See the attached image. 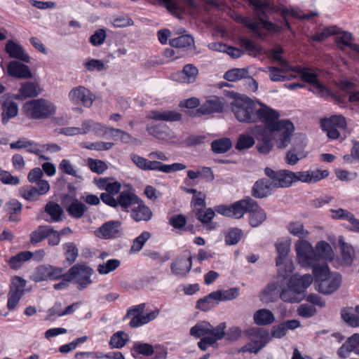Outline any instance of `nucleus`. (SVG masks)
Returning a JSON list of instances; mask_svg holds the SVG:
<instances>
[{
  "mask_svg": "<svg viewBox=\"0 0 359 359\" xmlns=\"http://www.w3.org/2000/svg\"><path fill=\"white\" fill-rule=\"evenodd\" d=\"M315 251L316 253V262H318L320 258L332 259L334 255L330 245L324 241L317 243Z\"/></svg>",
  "mask_w": 359,
  "mask_h": 359,
  "instance_id": "39",
  "label": "nucleus"
},
{
  "mask_svg": "<svg viewBox=\"0 0 359 359\" xmlns=\"http://www.w3.org/2000/svg\"><path fill=\"white\" fill-rule=\"evenodd\" d=\"M53 231V227L48 225H40L30 233V242L32 244L38 243L47 238L49 233Z\"/></svg>",
  "mask_w": 359,
  "mask_h": 359,
  "instance_id": "35",
  "label": "nucleus"
},
{
  "mask_svg": "<svg viewBox=\"0 0 359 359\" xmlns=\"http://www.w3.org/2000/svg\"><path fill=\"white\" fill-rule=\"evenodd\" d=\"M93 273V269L86 264L78 263L74 264L69 269V278L67 280H74V283L78 284V289L83 290L88 285L92 283L90 276Z\"/></svg>",
  "mask_w": 359,
  "mask_h": 359,
  "instance_id": "9",
  "label": "nucleus"
},
{
  "mask_svg": "<svg viewBox=\"0 0 359 359\" xmlns=\"http://www.w3.org/2000/svg\"><path fill=\"white\" fill-rule=\"evenodd\" d=\"M215 211H216L215 209L213 210L212 208H208L205 210L198 208L195 212L196 218L203 224L206 230L212 231L216 229V224L212 222L215 215Z\"/></svg>",
  "mask_w": 359,
  "mask_h": 359,
  "instance_id": "25",
  "label": "nucleus"
},
{
  "mask_svg": "<svg viewBox=\"0 0 359 359\" xmlns=\"http://www.w3.org/2000/svg\"><path fill=\"white\" fill-rule=\"evenodd\" d=\"M2 123L6 125L10 119L18 115V106L14 101L6 100L2 104Z\"/></svg>",
  "mask_w": 359,
  "mask_h": 359,
  "instance_id": "32",
  "label": "nucleus"
},
{
  "mask_svg": "<svg viewBox=\"0 0 359 359\" xmlns=\"http://www.w3.org/2000/svg\"><path fill=\"white\" fill-rule=\"evenodd\" d=\"M236 21L248 28L255 37L262 39H264L266 37V34L260 30L259 23L253 20L250 17L238 15L236 18Z\"/></svg>",
  "mask_w": 359,
  "mask_h": 359,
  "instance_id": "27",
  "label": "nucleus"
},
{
  "mask_svg": "<svg viewBox=\"0 0 359 359\" xmlns=\"http://www.w3.org/2000/svg\"><path fill=\"white\" fill-rule=\"evenodd\" d=\"M8 74L14 78L28 79H32L33 75L29 67L16 60L11 61L7 66Z\"/></svg>",
  "mask_w": 359,
  "mask_h": 359,
  "instance_id": "18",
  "label": "nucleus"
},
{
  "mask_svg": "<svg viewBox=\"0 0 359 359\" xmlns=\"http://www.w3.org/2000/svg\"><path fill=\"white\" fill-rule=\"evenodd\" d=\"M232 147V142L229 138L223 137L215 140L211 143V148L213 152L216 154H223L227 152Z\"/></svg>",
  "mask_w": 359,
  "mask_h": 359,
  "instance_id": "45",
  "label": "nucleus"
},
{
  "mask_svg": "<svg viewBox=\"0 0 359 359\" xmlns=\"http://www.w3.org/2000/svg\"><path fill=\"white\" fill-rule=\"evenodd\" d=\"M264 174L269 178H261L256 181L252 188V196L256 198H264L271 194L273 189L283 188L280 170L275 171L266 167Z\"/></svg>",
  "mask_w": 359,
  "mask_h": 359,
  "instance_id": "5",
  "label": "nucleus"
},
{
  "mask_svg": "<svg viewBox=\"0 0 359 359\" xmlns=\"http://www.w3.org/2000/svg\"><path fill=\"white\" fill-rule=\"evenodd\" d=\"M255 144V140L252 136L249 134H241L239 135L236 149L241 151L243 149H249Z\"/></svg>",
  "mask_w": 359,
  "mask_h": 359,
  "instance_id": "58",
  "label": "nucleus"
},
{
  "mask_svg": "<svg viewBox=\"0 0 359 359\" xmlns=\"http://www.w3.org/2000/svg\"><path fill=\"white\" fill-rule=\"evenodd\" d=\"M320 123L322 130L332 140L338 139L340 135L338 129H345L347 126L346 118L342 115H333L330 118H321Z\"/></svg>",
  "mask_w": 359,
  "mask_h": 359,
  "instance_id": "11",
  "label": "nucleus"
},
{
  "mask_svg": "<svg viewBox=\"0 0 359 359\" xmlns=\"http://www.w3.org/2000/svg\"><path fill=\"white\" fill-rule=\"evenodd\" d=\"M313 93L320 95L321 97H325L331 95L330 90L324 86L318 79L311 84L310 89Z\"/></svg>",
  "mask_w": 359,
  "mask_h": 359,
  "instance_id": "64",
  "label": "nucleus"
},
{
  "mask_svg": "<svg viewBox=\"0 0 359 359\" xmlns=\"http://www.w3.org/2000/svg\"><path fill=\"white\" fill-rule=\"evenodd\" d=\"M243 231L238 228H231L225 233V243L228 245L237 244L242 236Z\"/></svg>",
  "mask_w": 359,
  "mask_h": 359,
  "instance_id": "50",
  "label": "nucleus"
},
{
  "mask_svg": "<svg viewBox=\"0 0 359 359\" xmlns=\"http://www.w3.org/2000/svg\"><path fill=\"white\" fill-rule=\"evenodd\" d=\"M286 286H282L279 293L280 299L289 304H297L306 297L307 288L313 283V276L309 273L301 276L299 273L290 275Z\"/></svg>",
  "mask_w": 359,
  "mask_h": 359,
  "instance_id": "3",
  "label": "nucleus"
},
{
  "mask_svg": "<svg viewBox=\"0 0 359 359\" xmlns=\"http://www.w3.org/2000/svg\"><path fill=\"white\" fill-rule=\"evenodd\" d=\"M121 225V222L118 220H111L104 223L99 228V231L104 239L116 238L118 236Z\"/></svg>",
  "mask_w": 359,
  "mask_h": 359,
  "instance_id": "29",
  "label": "nucleus"
},
{
  "mask_svg": "<svg viewBox=\"0 0 359 359\" xmlns=\"http://www.w3.org/2000/svg\"><path fill=\"white\" fill-rule=\"evenodd\" d=\"M147 117L149 119L156 121H163L167 122L177 121H180V113L170 110H152L149 111Z\"/></svg>",
  "mask_w": 359,
  "mask_h": 359,
  "instance_id": "28",
  "label": "nucleus"
},
{
  "mask_svg": "<svg viewBox=\"0 0 359 359\" xmlns=\"http://www.w3.org/2000/svg\"><path fill=\"white\" fill-rule=\"evenodd\" d=\"M20 194L25 199L29 201H37L40 196L38 189L31 185L21 187Z\"/></svg>",
  "mask_w": 359,
  "mask_h": 359,
  "instance_id": "53",
  "label": "nucleus"
},
{
  "mask_svg": "<svg viewBox=\"0 0 359 359\" xmlns=\"http://www.w3.org/2000/svg\"><path fill=\"white\" fill-rule=\"evenodd\" d=\"M277 257L276 265L278 267L277 278L286 280L292 273L294 266L293 262L287 258L290 250V243L288 241L279 240L275 243Z\"/></svg>",
  "mask_w": 359,
  "mask_h": 359,
  "instance_id": "8",
  "label": "nucleus"
},
{
  "mask_svg": "<svg viewBox=\"0 0 359 359\" xmlns=\"http://www.w3.org/2000/svg\"><path fill=\"white\" fill-rule=\"evenodd\" d=\"M137 205V207L132 209L130 217L136 222L149 221L153 215L151 209L145 205L142 200Z\"/></svg>",
  "mask_w": 359,
  "mask_h": 359,
  "instance_id": "30",
  "label": "nucleus"
},
{
  "mask_svg": "<svg viewBox=\"0 0 359 359\" xmlns=\"http://www.w3.org/2000/svg\"><path fill=\"white\" fill-rule=\"evenodd\" d=\"M227 103L224 97L213 96L198 108L194 112L193 116H199L213 113H222Z\"/></svg>",
  "mask_w": 359,
  "mask_h": 359,
  "instance_id": "14",
  "label": "nucleus"
},
{
  "mask_svg": "<svg viewBox=\"0 0 359 359\" xmlns=\"http://www.w3.org/2000/svg\"><path fill=\"white\" fill-rule=\"evenodd\" d=\"M250 77L248 68H234L228 70L224 75V79L228 81H236Z\"/></svg>",
  "mask_w": 359,
  "mask_h": 359,
  "instance_id": "44",
  "label": "nucleus"
},
{
  "mask_svg": "<svg viewBox=\"0 0 359 359\" xmlns=\"http://www.w3.org/2000/svg\"><path fill=\"white\" fill-rule=\"evenodd\" d=\"M217 299H219V296L215 294V291L212 292L197 300L196 309L207 312L219 304Z\"/></svg>",
  "mask_w": 359,
  "mask_h": 359,
  "instance_id": "31",
  "label": "nucleus"
},
{
  "mask_svg": "<svg viewBox=\"0 0 359 359\" xmlns=\"http://www.w3.org/2000/svg\"><path fill=\"white\" fill-rule=\"evenodd\" d=\"M297 314L304 318H309L316 315L317 313L316 309L306 304H301L297 310Z\"/></svg>",
  "mask_w": 359,
  "mask_h": 359,
  "instance_id": "62",
  "label": "nucleus"
},
{
  "mask_svg": "<svg viewBox=\"0 0 359 359\" xmlns=\"http://www.w3.org/2000/svg\"><path fill=\"white\" fill-rule=\"evenodd\" d=\"M41 92V89L38 83L27 81L21 83L18 93L14 95V98L18 100H24L29 97H36Z\"/></svg>",
  "mask_w": 359,
  "mask_h": 359,
  "instance_id": "19",
  "label": "nucleus"
},
{
  "mask_svg": "<svg viewBox=\"0 0 359 359\" xmlns=\"http://www.w3.org/2000/svg\"><path fill=\"white\" fill-rule=\"evenodd\" d=\"M239 40L241 46L245 48V50L248 53V55L256 57L257 55L261 53L262 48L255 45L251 40L244 37L240 38Z\"/></svg>",
  "mask_w": 359,
  "mask_h": 359,
  "instance_id": "54",
  "label": "nucleus"
},
{
  "mask_svg": "<svg viewBox=\"0 0 359 359\" xmlns=\"http://www.w3.org/2000/svg\"><path fill=\"white\" fill-rule=\"evenodd\" d=\"M341 282V275L339 273H334L320 283H318L317 290L325 295L333 294L340 287Z\"/></svg>",
  "mask_w": 359,
  "mask_h": 359,
  "instance_id": "16",
  "label": "nucleus"
},
{
  "mask_svg": "<svg viewBox=\"0 0 359 359\" xmlns=\"http://www.w3.org/2000/svg\"><path fill=\"white\" fill-rule=\"evenodd\" d=\"M26 284L27 281L24 278L20 276H15L12 280L9 291L22 296L25 292Z\"/></svg>",
  "mask_w": 359,
  "mask_h": 359,
  "instance_id": "56",
  "label": "nucleus"
},
{
  "mask_svg": "<svg viewBox=\"0 0 359 359\" xmlns=\"http://www.w3.org/2000/svg\"><path fill=\"white\" fill-rule=\"evenodd\" d=\"M215 294L219 296L218 302L230 301L237 298L240 293L238 287H231L228 290H218L215 291Z\"/></svg>",
  "mask_w": 359,
  "mask_h": 359,
  "instance_id": "48",
  "label": "nucleus"
},
{
  "mask_svg": "<svg viewBox=\"0 0 359 359\" xmlns=\"http://www.w3.org/2000/svg\"><path fill=\"white\" fill-rule=\"evenodd\" d=\"M257 11H255V18L258 21L257 22L262 24V27L268 32L274 33H280L284 30V27L282 26L276 25L269 20V15L264 13L261 7L256 6Z\"/></svg>",
  "mask_w": 359,
  "mask_h": 359,
  "instance_id": "22",
  "label": "nucleus"
},
{
  "mask_svg": "<svg viewBox=\"0 0 359 359\" xmlns=\"http://www.w3.org/2000/svg\"><path fill=\"white\" fill-rule=\"evenodd\" d=\"M283 188L290 187L292 183L300 181L306 183L317 182L329 175L327 170H307L294 172L288 170H280Z\"/></svg>",
  "mask_w": 359,
  "mask_h": 359,
  "instance_id": "6",
  "label": "nucleus"
},
{
  "mask_svg": "<svg viewBox=\"0 0 359 359\" xmlns=\"http://www.w3.org/2000/svg\"><path fill=\"white\" fill-rule=\"evenodd\" d=\"M341 256V266L349 267L352 266L355 255L353 247L344 241L343 236H339L338 240Z\"/></svg>",
  "mask_w": 359,
  "mask_h": 359,
  "instance_id": "20",
  "label": "nucleus"
},
{
  "mask_svg": "<svg viewBox=\"0 0 359 359\" xmlns=\"http://www.w3.org/2000/svg\"><path fill=\"white\" fill-rule=\"evenodd\" d=\"M93 94L88 88L83 86L73 88L68 94L70 102L74 104H82L86 107H90L93 104Z\"/></svg>",
  "mask_w": 359,
  "mask_h": 359,
  "instance_id": "15",
  "label": "nucleus"
},
{
  "mask_svg": "<svg viewBox=\"0 0 359 359\" xmlns=\"http://www.w3.org/2000/svg\"><path fill=\"white\" fill-rule=\"evenodd\" d=\"M297 259L303 267H311L316 264V253L313 246L306 240H299L295 244Z\"/></svg>",
  "mask_w": 359,
  "mask_h": 359,
  "instance_id": "10",
  "label": "nucleus"
},
{
  "mask_svg": "<svg viewBox=\"0 0 359 359\" xmlns=\"http://www.w3.org/2000/svg\"><path fill=\"white\" fill-rule=\"evenodd\" d=\"M352 308L342 309L341 310V318L349 326L352 327H359V316L349 311Z\"/></svg>",
  "mask_w": 359,
  "mask_h": 359,
  "instance_id": "51",
  "label": "nucleus"
},
{
  "mask_svg": "<svg viewBox=\"0 0 359 359\" xmlns=\"http://www.w3.org/2000/svg\"><path fill=\"white\" fill-rule=\"evenodd\" d=\"M206 195L202 192L199 191L196 195H194L192 197V200L191 202V206L194 208V211H196V209H205L206 207L205 203Z\"/></svg>",
  "mask_w": 359,
  "mask_h": 359,
  "instance_id": "63",
  "label": "nucleus"
},
{
  "mask_svg": "<svg viewBox=\"0 0 359 359\" xmlns=\"http://www.w3.org/2000/svg\"><path fill=\"white\" fill-rule=\"evenodd\" d=\"M63 250L68 265L74 263L79 256V249L76 245L72 242L66 243L63 244Z\"/></svg>",
  "mask_w": 359,
  "mask_h": 359,
  "instance_id": "47",
  "label": "nucleus"
},
{
  "mask_svg": "<svg viewBox=\"0 0 359 359\" xmlns=\"http://www.w3.org/2000/svg\"><path fill=\"white\" fill-rule=\"evenodd\" d=\"M283 283L278 280L273 281L267 284L260 292V300L264 302H274L279 296V289L281 290Z\"/></svg>",
  "mask_w": 359,
  "mask_h": 359,
  "instance_id": "21",
  "label": "nucleus"
},
{
  "mask_svg": "<svg viewBox=\"0 0 359 359\" xmlns=\"http://www.w3.org/2000/svg\"><path fill=\"white\" fill-rule=\"evenodd\" d=\"M141 199L130 190L123 191L117 197V208L121 207L122 211L128 212V208L133 204H139Z\"/></svg>",
  "mask_w": 359,
  "mask_h": 359,
  "instance_id": "23",
  "label": "nucleus"
},
{
  "mask_svg": "<svg viewBox=\"0 0 359 359\" xmlns=\"http://www.w3.org/2000/svg\"><path fill=\"white\" fill-rule=\"evenodd\" d=\"M287 229L290 234L301 240H304L303 238H306L309 234V232L304 229L303 224L299 222H290L287 226Z\"/></svg>",
  "mask_w": 359,
  "mask_h": 359,
  "instance_id": "46",
  "label": "nucleus"
},
{
  "mask_svg": "<svg viewBox=\"0 0 359 359\" xmlns=\"http://www.w3.org/2000/svg\"><path fill=\"white\" fill-rule=\"evenodd\" d=\"M62 204L72 218H81L86 211L87 206L77 198L76 194H64L62 197Z\"/></svg>",
  "mask_w": 359,
  "mask_h": 359,
  "instance_id": "13",
  "label": "nucleus"
},
{
  "mask_svg": "<svg viewBox=\"0 0 359 359\" xmlns=\"http://www.w3.org/2000/svg\"><path fill=\"white\" fill-rule=\"evenodd\" d=\"M275 320L273 313L266 309L257 311L254 314V322L257 325H270Z\"/></svg>",
  "mask_w": 359,
  "mask_h": 359,
  "instance_id": "34",
  "label": "nucleus"
},
{
  "mask_svg": "<svg viewBox=\"0 0 359 359\" xmlns=\"http://www.w3.org/2000/svg\"><path fill=\"white\" fill-rule=\"evenodd\" d=\"M267 69L270 72L269 77L272 81H285L289 80V78L287 76L282 74V73H285L286 72L284 68L270 66L267 67Z\"/></svg>",
  "mask_w": 359,
  "mask_h": 359,
  "instance_id": "59",
  "label": "nucleus"
},
{
  "mask_svg": "<svg viewBox=\"0 0 359 359\" xmlns=\"http://www.w3.org/2000/svg\"><path fill=\"white\" fill-rule=\"evenodd\" d=\"M339 32V34L341 33L342 36L337 39L336 42L337 45L339 46L341 43L344 46L348 47L352 50L359 53V45L351 43V41L353 39V34L348 32H341L340 30Z\"/></svg>",
  "mask_w": 359,
  "mask_h": 359,
  "instance_id": "49",
  "label": "nucleus"
},
{
  "mask_svg": "<svg viewBox=\"0 0 359 359\" xmlns=\"http://www.w3.org/2000/svg\"><path fill=\"white\" fill-rule=\"evenodd\" d=\"M88 165L92 172L97 174H102L108 168L104 161L91 158H88Z\"/></svg>",
  "mask_w": 359,
  "mask_h": 359,
  "instance_id": "60",
  "label": "nucleus"
},
{
  "mask_svg": "<svg viewBox=\"0 0 359 359\" xmlns=\"http://www.w3.org/2000/svg\"><path fill=\"white\" fill-rule=\"evenodd\" d=\"M25 116L31 119H45L55 114L56 107L50 101L43 99H34L26 102L22 109Z\"/></svg>",
  "mask_w": 359,
  "mask_h": 359,
  "instance_id": "7",
  "label": "nucleus"
},
{
  "mask_svg": "<svg viewBox=\"0 0 359 359\" xmlns=\"http://www.w3.org/2000/svg\"><path fill=\"white\" fill-rule=\"evenodd\" d=\"M224 93L226 97L233 100L230 102L231 111L239 122L243 123L257 122L256 104L251 98L234 91L224 90Z\"/></svg>",
  "mask_w": 359,
  "mask_h": 359,
  "instance_id": "4",
  "label": "nucleus"
},
{
  "mask_svg": "<svg viewBox=\"0 0 359 359\" xmlns=\"http://www.w3.org/2000/svg\"><path fill=\"white\" fill-rule=\"evenodd\" d=\"M212 325L207 321H200L190 330V334L196 338L204 337L209 335Z\"/></svg>",
  "mask_w": 359,
  "mask_h": 359,
  "instance_id": "41",
  "label": "nucleus"
},
{
  "mask_svg": "<svg viewBox=\"0 0 359 359\" xmlns=\"http://www.w3.org/2000/svg\"><path fill=\"white\" fill-rule=\"evenodd\" d=\"M33 253L30 251H22L12 256L8 260L11 269L18 270L21 268L23 263L32 258Z\"/></svg>",
  "mask_w": 359,
  "mask_h": 359,
  "instance_id": "36",
  "label": "nucleus"
},
{
  "mask_svg": "<svg viewBox=\"0 0 359 359\" xmlns=\"http://www.w3.org/2000/svg\"><path fill=\"white\" fill-rule=\"evenodd\" d=\"M215 210L223 216L236 219H240L245 213H249V223L252 227L259 226L266 219V214L264 209L250 196H245L230 205H217Z\"/></svg>",
  "mask_w": 359,
  "mask_h": 359,
  "instance_id": "2",
  "label": "nucleus"
},
{
  "mask_svg": "<svg viewBox=\"0 0 359 359\" xmlns=\"http://www.w3.org/2000/svg\"><path fill=\"white\" fill-rule=\"evenodd\" d=\"M131 352L135 358L136 355L151 356L154 353V348L151 344L142 341H135L131 348Z\"/></svg>",
  "mask_w": 359,
  "mask_h": 359,
  "instance_id": "37",
  "label": "nucleus"
},
{
  "mask_svg": "<svg viewBox=\"0 0 359 359\" xmlns=\"http://www.w3.org/2000/svg\"><path fill=\"white\" fill-rule=\"evenodd\" d=\"M151 233L149 231H143L140 236L135 238L130 248V252H137L140 251L145 243L150 238Z\"/></svg>",
  "mask_w": 359,
  "mask_h": 359,
  "instance_id": "55",
  "label": "nucleus"
},
{
  "mask_svg": "<svg viewBox=\"0 0 359 359\" xmlns=\"http://www.w3.org/2000/svg\"><path fill=\"white\" fill-rule=\"evenodd\" d=\"M129 341V336L123 331H118L113 334L109 342L111 348L121 349L126 346Z\"/></svg>",
  "mask_w": 359,
  "mask_h": 359,
  "instance_id": "38",
  "label": "nucleus"
},
{
  "mask_svg": "<svg viewBox=\"0 0 359 359\" xmlns=\"http://www.w3.org/2000/svg\"><path fill=\"white\" fill-rule=\"evenodd\" d=\"M147 170H157L165 173H170L180 170V163H175L171 165H165L160 161H148Z\"/></svg>",
  "mask_w": 359,
  "mask_h": 359,
  "instance_id": "33",
  "label": "nucleus"
},
{
  "mask_svg": "<svg viewBox=\"0 0 359 359\" xmlns=\"http://www.w3.org/2000/svg\"><path fill=\"white\" fill-rule=\"evenodd\" d=\"M22 205L17 199H11L5 203L4 211L9 215L8 220L11 222H18L20 220V213Z\"/></svg>",
  "mask_w": 359,
  "mask_h": 359,
  "instance_id": "26",
  "label": "nucleus"
},
{
  "mask_svg": "<svg viewBox=\"0 0 359 359\" xmlns=\"http://www.w3.org/2000/svg\"><path fill=\"white\" fill-rule=\"evenodd\" d=\"M5 51L11 57L16 58L22 62L29 63V56L25 53L22 47L12 40H8L5 46Z\"/></svg>",
  "mask_w": 359,
  "mask_h": 359,
  "instance_id": "24",
  "label": "nucleus"
},
{
  "mask_svg": "<svg viewBox=\"0 0 359 359\" xmlns=\"http://www.w3.org/2000/svg\"><path fill=\"white\" fill-rule=\"evenodd\" d=\"M44 210L50 216L51 221H62V215H63L64 211L59 204L53 201H50L46 203Z\"/></svg>",
  "mask_w": 359,
  "mask_h": 359,
  "instance_id": "43",
  "label": "nucleus"
},
{
  "mask_svg": "<svg viewBox=\"0 0 359 359\" xmlns=\"http://www.w3.org/2000/svg\"><path fill=\"white\" fill-rule=\"evenodd\" d=\"M339 28L337 26L325 27L323 31L312 36V40L315 41H323L331 35L339 34Z\"/></svg>",
  "mask_w": 359,
  "mask_h": 359,
  "instance_id": "57",
  "label": "nucleus"
},
{
  "mask_svg": "<svg viewBox=\"0 0 359 359\" xmlns=\"http://www.w3.org/2000/svg\"><path fill=\"white\" fill-rule=\"evenodd\" d=\"M185 33L186 30L181 28V50H190L195 48L194 37Z\"/></svg>",
  "mask_w": 359,
  "mask_h": 359,
  "instance_id": "61",
  "label": "nucleus"
},
{
  "mask_svg": "<svg viewBox=\"0 0 359 359\" xmlns=\"http://www.w3.org/2000/svg\"><path fill=\"white\" fill-rule=\"evenodd\" d=\"M120 265V260L111 259L107 260L105 263L99 264L97 271L100 274H107L116 270Z\"/></svg>",
  "mask_w": 359,
  "mask_h": 359,
  "instance_id": "52",
  "label": "nucleus"
},
{
  "mask_svg": "<svg viewBox=\"0 0 359 359\" xmlns=\"http://www.w3.org/2000/svg\"><path fill=\"white\" fill-rule=\"evenodd\" d=\"M198 74V69L192 64H187L181 70V81L186 83H193Z\"/></svg>",
  "mask_w": 359,
  "mask_h": 359,
  "instance_id": "40",
  "label": "nucleus"
},
{
  "mask_svg": "<svg viewBox=\"0 0 359 359\" xmlns=\"http://www.w3.org/2000/svg\"><path fill=\"white\" fill-rule=\"evenodd\" d=\"M261 108L257 109V121L264 123L266 128L275 135H278L276 145L279 149L285 148L290 142L291 135L294 130L293 123L287 119L279 121V113L268 106L259 103Z\"/></svg>",
  "mask_w": 359,
  "mask_h": 359,
  "instance_id": "1",
  "label": "nucleus"
},
{
  "mask_svg": "<svg viewBox=\"0 0 359 359\" xmlns=\"http://www.w3.org/2000/svg\"><path fill=\"white\" fill-rule=\"evenodd\" d=\"M311 267H313V279H315L316 285L330 276V271L327 264L318 265L314 264Z\"/></svg>",
  "mask_w": 359,
  "mask_h": 359,
  "instance_id": "42",
  "label": "nucleus"
},
{
  "mask_svg": "<svg viewBox=\"0 0 359 359\" xmlns=\"http://www.w3.org/2000/svg\"><path fill=\"white\" fill-rule=\"evenodd\" d=\"M62 272L63 269L61 267H56L50 264H41L35 269L34 272L31 276V279L36 283L48 280H57L62 278Z\"/></svg>",
  "mask_w": 359,
  "mask_h": 359,
  "instance_id": "12",
  "label": "nucleus"
},
{
  "mask_svg": "<svg viewBox=\"0 0 359 359\" xmlns=\"http://www.w3.org/2000/svg\"><path fill=\"white\" fill-rule=\"evenodd\" d=\"M145 304L142 303L136 306H133L128 309L123 320L131 318L129 326L133 328L139 327L146 324L144 318V310L145 309Z\"/></svg>",
  "mask_w": 359,
  "mask_h": 359,
  "instance_id": "17",
  "label": "nucleus"
}]
</instances>
